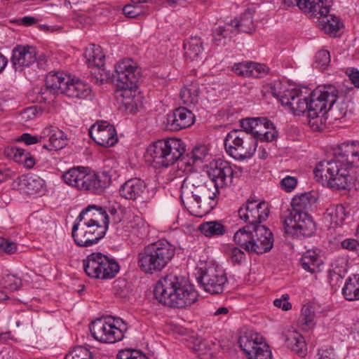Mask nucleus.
<instances>
[{
  "label": "nucleus",
  "instance_id": "1",
  "mask_svg": "<svg viewBox=\"0 0 359 359\" xmlns=\"http://www.w3.org/2000/svg\"><path fill=\"white\" fill-rule=\"evenodd\" d=\"M270 88L272 95L294 115L307 112L310 119L320 118L321 123L327 118L325 116L335 104L339 95V90L333 85L318 86L309 97L304 96L299 89L289 87L280 81L274 82Z\"/></svg>",
  "mask_w": 359,
  "mask_h": 359
},
{
  "label": "nucleus",
  "instance_id": "2",
  "mask_svg": "<svg viewBox=\"0 0 359 359\" xmlns=\"http://www.w3.org/2000/svg\"><path fill=\"white\" fill-rule=\"evenodd\" d=\"M350 165L359 167V144L345 142L335 151L333 158L317 163L314 177L333 189H349L353 184L348 170Z\"/></svg>",
  "mask_w": 359,
  "mask_h": 359
},
{
  "label": "nucleus",
  "instance_id": "3",
  "mask_svg": "<svg viewBox=\"0 0 359 359\" xmlns=\"http://www.w3.org/2000/svg\"><path fill=\"white\" fill-rule=\"evenodd\" d=\"M154 294L161 304L177 309L190 306L198 298L193 285L184 277L173 273L168 274L158 281Z\"/></svg>",
  "mask_w": 359,
  "mask_h": 359
},
{
  "label": "nucleus",
  "instance_id": "4",
  "mask_svg": "<svg viewBox=\"0 0 359 359\" xmlns=\"http://www.w3.org/2000/svg\"><path fill=\"white\" fill-rule=\"evenodd\" d=\"M113 176L112 170L107 168L96 173L86 167H74L66 171L62 179L67 184L79 190L100 194L110 185Z\"/></svg>",
  "mask_w": 359,
  "mask_h": 359
},
{
  "label": "nucleus",
  "instance_id": "5",
  "mask_svg": "<svg viewBox=\"0 0 359 359\" xmlns=\"http://www.w3.org/2000/svg\"><path fill=\"white\" fill-rule=\"evenodd\" d=\"M175 247L166 240L149 243L139 252L138 266L145 273L154 274L161 271L172 259Z\"/></svg>",
  "mask_w": 359,
  "mask_h": 359
},
{
  "label": "nucleus",
  "instance_id": "6",
  "mask_svg": "<svg viewBox=\"0 0 359 359\" xmlns=\"http://www.w3.org/2000/svg\"><path fill=\"white\" fill-rule=\"evenodd\" d=\"M142 76L140 68L130 58L120 60L115 66L113 77L116 81V86L120 89L123 97L122 102L131 111L137 108L135 100V91Z\"/></svg>",
  "mask_w": 359,
  "mask_h": 359
},
{
  "label": "nucleus",
  "instance_id": "7",
  "mask_svg": "<svg viewBox=\"0 0 359 359\" xmlns=\"http://www.w3.org/2000/svg\"><path fill=\"white\" fill-rule=\"evenodd\" d=\"M184 143L178 138L160 140L151 144L147 150L156 167L167 168L180 160L185 152Z\"/></svg>",
  "mask_w": 359,
  "mask_h": 359
},
{
  "label": "nucleus",
  "instance_id": "8",
  "mask_svg": "<svg viewBox=\"0 0 359 359\" xmlns=\"http://www.w3.org/2000/svg\"><path fill=\"white\" fill-rule=\"evenodd\" d=\"M219 194V190L214 183L209 182L206 186L193 191L190 198H181V201L191 215L201 217L216 205L215 198Z\"/></svg>",
  "mask_w": 359,
  "mask_h": 359
},
{
  "label": "nucleus",
  "instance_id": "9",
  "mask_svg": "<svg viewBox=\"0 0 359 359\" xmlns=\"http://www.w3.org/2000/svg\"><path fill=\"white\" fill-rule=\"evenodd\" d=\"M196 279L201 287L212 294L223 293L228 283L225 271L212 262H206L198 268Z\"/></svg>",
  "mask_w": 359,
  "mask_h": 359
},
{
  "label": "nucleus",
  "instance_id": "10",
  "mask_svg": "<svg viewBox=\"0 0 359 359\" xmlns=\"http://www.w3.org/2000/svg\"><path fill=\"white\" fill-rule=\"evenodd\" d=\"M86 275L95 279L107 280L116 276L120 267L118 262L101 252H93L83 260Z\"/></svg>",
  "mask_w": 359,
  "mask_h": 359
},
{
  "label": "nucleus",
  "instance_id": "11",
  "mask_svg": "<svg viewBox=\"0 0 359 359\" xmlns=\"http://www.w3.org/2000/svg\"><path fill=\"white\" fill-rule=\"evenodd\" d=\"M126 329V324L122 320L111 317L97 318L90 326V333L95 339L109 344L121 341Z\"/></svg>",
  "mask_w": 359,
  "mask_h": 359
},
{
  "label": "nucleus",
  "instance_id": "12",
  "mask_svg": "<svg viewBox=\"0 0 359 359\" xmlns=\"http://www.w3.org/2000/svg\"><path fill=\"white\" fill-rule=\"evenodd\" d=\"M227 154L236 160L250 158L257 147V140L250 135L238 130L229 133L224 140Z\"/></svg>",
  "mask_w": 359,
  "mask_h": 359
},
{
  "label": "nucleus",
  "instance_id": "13",
  "mask_svg": "<svg viewBox=\"0 0 359 359\" xmlns=\"http://www.w3.org/2000/svg\"><path fill=\"white\" fill-rule=\"evenodd\" d=\"M283 226L287 234L296 238L309 237L316 231V224L307 212H290Z\"/></svg>",
  "mask_w": 359,
  "mask_h": 359
},
{
  "label": "nucleus",
  "instance_id": "14",
  "mask_svg": "<svg viewBox=\"0 0 359 359\" xmlns=\"http://www.w3.org/2000/svg\"><path fill=\"white\" fill-rule=\"evenodd\" d=\"M239 346L248 359H271L269 345L258 333L246 332L238 339Z\"/></svg>",
  "mask_w": 359,
  "mask_h": 359
},
{
  "label": "nucleus",
  "instance_id": "15",
  "mask_svg": "<svg viewBox=\"0 0 359 359\" xmlns=\"http://www.w3.org/2000/svg\"><path fill=\"white\" fill-rule=\"evenodd\" d=\"M241 220L248 223V225L258 226L266 220L269 214L268 205L264 201L257 203V201L248 199L238 210Z\"/></svg>",
  "mask_w": 359,
  "mask_h": 359
},
{
  "label": "nucleus",
  "instance_id": "16",
  "mask_svg": "<svg viewBox=\"0 0 359 359\" xmlns=\"http://www.w3.org/2000/svg\"><path fill=\"white\" fill-rule=\"evenodd\" d=\"M208 173L210 182H213L219 190L231 185L235 175L231 164L222 159L211 163Z\"/></svg>",
  "mask_w": 359,
  "mask_h": 359
},
{
  "label": "nucleus",
  "instance_id": "17",
  "mask_svg": "<svg viewBox=\"0 0 359 359\" xmlns=\"http://www.w3.org/2000/svg\"><path fill=\"white\" fill-rule=\"evenodd\" d=\"M89 135L96 144L104 147L114 146L118 140L114 127L107 121L93 124L89 129Z\"/></svg>",
  "mask_w": 359,
  "mask_h": 359
},
{
  "label": "nucleus",
  "instance_id": "18",
  "mask_svg": "<svg viewBox=\"0 0 359 359\" xmlns=\"http://www.w3.org/2000/svg\"><path fill=\"white\" fill-rule=\"evenodd\" d=\"M253 243L250 246L251 252L263 254L271 250L273 246L272 232L264 225L253 227Z\"/></svg>",
  "mask_w": 359,
  "mask_h": 359
},
{
  "label": "nucleus",
  "instance_id": "19",
  "mask_svg": "<svg viewBox=\"0 0 359 359\" xmlns=\"http://www.w3.org/2000/svg\"><path fill=\"white\" fill-rule=\"evenodd\" d=\"M194 121V114L183 107L175 109L172 113L167 115V126L172 131L188 128L193 125Z\"/></svg>",
  "mask_w": 359,
  "mask_h": 359
},
{
  "label": "nucleus",
  "instance_id": "20",
  "mask_svg": "<svg viewBox=\"0 0 359 359\" xmlns=\"http://www.w3.org/2000/svg\"><path fill=\"white\" fill-rule=\"evenodd\" d=\"M41 137L43 138L42 148L48 151L60 150L67 144V137L63 131L52 126L41 131Z\"/></svg>",
  "mask_w": 359,
  "mask_h": 359
},
{
  "label": "nucleus",
  "instance_id": "21",
  "mask_svg": "<svg viewBox=\"0 0 359 359\" xmlns=\"http://www.w3.org/2000/svg\"><path fill=\"white\" fill-rule=\"evenodd\" d=\"M76 220L96 225L104 224L109 228V219L106 210L96 205H89L83 208Z\"/></svg>",
  "mask_w": 359,
  "mask_h": 359
},
{
  "label": "nucleus",
  "instance_id": "22",
  "mask_svg": "<svg viewBox=\"0 0 359 359\" xmlns=\"http://www.w3.org/2000/svg\"><path fill=\"white\" fill-rule=\"evenodd\" d=\"M36 60V50L33 46H18L13 50L12 64L15 70L21 71Z\"/></svg>",
  "mask_w": 359,
  "mask_h": 359
},
{
  "label": "nucleus",
  "instance_id": "23",
  "mask_svg": "<svg viewBox=\"0 0 359 359\" xmlns=\"http://www.w3.org/2000/svg\"><path fill=\"white\" fill-rule=\"evenodd\" d=\"M147 192V184L140 178H131L119 188L120 196L127 200H142Z\"/></svg>",
  "mask_w": 359,
  "mask_h": 359
},
{
  "label": "nucleus",
  "instance_id": "24",
  "mask_svg": "<svg viewBox=\"0 0 359 359\" xmlns=\"http://www.w3.org/2000/svg\"><path fill=\"white\" fill-rule=\"evenodd\" d=\"M75 243L82 248H88L99 242L104 236V229L100 227L97 231L79 230V224H74L72 231Z\"/></svg>",
  "mask_w": 359,
  "mask_h": 359
},
{
  "label": "nucleus",
  "instance_id": "25",
  "mask_svg": "<svg viewBox=\"0 0 359 359\" xmlns=\"http://www.w3.org/2000/svg\"><path fill=\"white\" fill-rule=\"evenodd\" d=\"M282 337L286 346L301 357H304L307 353V346L303 336L293 328H290L283 332Z\"/></svg>",
  "mask_w": 359,
  "mask_h": 359
},
{
  "label": "nucleus",
  "instance_id": "26",
  "mask_svg": "<svg viewBox=\"0 0 359 359\" xmlns=\"http://www.w3.org/2000/svg\"><path fill=\"white\" fill-rule=\"evenodd\" d=\"M299 9L311 17L320 18L330 11L332 0H304Z\"/></svg>",
  "mask_w": 359,
  "mask_h": 359
},
{
  "label": "nucleus",
  "instance_id": "27",
  "mask_svg": "<svg viewBox=\"0 0 359 359\" xmlns=\"http://www.w3.org/2000/svg\"><path fill=\"white\" fill-rule=\"evenodd\" d=\"M208 184L205 182V177L198 172H194L187 176L182 181L180 187V198H190L191 194L199 187Z\"/></svg>",
  "mask_w": 359,
  "mask_h": 359
},
{
  "label": "nucleus",
  "instance_id": "28",
  "mask_svg": "<svg viewBox=\"0 0 359 359\" xmlns=\"http://www.w3.org/2000/svg\"><path fill=\"white\" fill-rule=\"evenodd\" d=\"M70 81V76L62 72H50L46 79V90L53 94H64L68 83Z\"/></svg>",
  "mask_w": 359,
  "mask_h": 359
},
{
  "label": "nucleus",
  "instance_id": "29",
  "mask_svg": "<svg viewBox=\"0 0 359 359\" xmlns=\"http://www.w3.org/2000/svg\"><path fill=\"white\" fill-rule=\"evenodd\" d=\"M260 121L255 129L254 135H252L257 141L272 142L278 135L273 123L265 117H260Z\"/></svg>",
  "mask_w": 359,
  "mask_h": 359
},
{
  "label": "nucleus",
  "instance_id": "30",
  "mask_svg": "<svg viewBox=\"0 0 359 359\" xmlns=\"http://www.w3.org/2000/svg\"><path fill=\"white\" fill-rule=\"evenodd\" d=\"M64 95L73 98L87 99L91 97V88L88 83L70 78Z\"/></svg>",
  "mask_w": 359,
  "mask_h": 359
},
{
  "label": "nucleus",
  "instance_id": "31",
  "mask_svg": "<svg viewBox=\"0 0 359 359\" xmlns=\"http://www.w3.org/2000/svg\"><path fill=\"white\" fill-rule=\"evenodd\" d=\"M348 216L349 213L346 212L344 206L337 205L327 208L323 214V219L330 224L329 226H341Z\"/></svg>",
  "mask_w": 359,
  "mask_h": 359
},
{
  "label": "nucleus",
  "instance_id": "32",
  "mask_svg": "<svg viewBox=\"0 0 359 359\" xmlns=\"http://www.w3.org/2000/svg\"><path fill=\"white\" fill-rule=\"evenodd\" d=\"M85 62L89 67H97L99 69L103 67L104 55L102 53L100 46L95 44L90 45L85 49L83 53Z\"/></svg>",
  "mask_w": 359,
  "mask_h": 359
},
{
  "label": "nucleus",
  "instance_id": "33",
  "mask_svg": "<svg viewBox=\"0 0 359 359\" xmlns=\"http://www.w3.org/2000/svg\"><path fill=\"white\" fill-rule=\"evenodd\" d=\"M316 201V197L311 192H305L300 195L295 196L291 202V209L288 212H306Z\"/></svg>",
  "mask_w": 359,
  "mask_h": 359
},
{
  "label": "nucleus",
  "instance_id": "34",
  "mask_svg": "<svg viewBox=\"0 0 359 359\" xmlns=\"http://www.w3.org/2000/svg\"><path fill=\"white\" fill-rule=\"evenodd\" d=\"M229 25L236 28L235 34H236L238 32L248 34L252 33L255 30L252 11L250 9L246 10L239 20H231Z\"/></svg>",
  "mask_w": 359,
  "mask_h": 359
},
{
  "label": "nucleus",
  "instance_id": "35",
  "mask_svg": "<svg viewBox=\"0 0 359 359\" xmlns=\"http://www.w3.org/2000/svg\"><path fill=\"white\" fill-rule=\"evenodd\" d=\"M301 264L304 270L315 273L320 271L323 261L315 251L307 250L302 257Z\"/></svg>",
  "mask_w": 359,
  "mask_h": 359
},
{
  "label": "nucleus",
  "instance_id": "36",
  "mask_svg": "<svg viewBox=\"0 0 359 359\" xmlns=\"http://www.w3.org/2000/svg\"><path fill=\"white\" fill-rule=\"evenodd\" d=\"M255 226L246 225L238 229L233 236L234 241L241 246H243L248 252H251L250 245H252L253 243V227Z\"/></svg>",
  "mask_w": 359,
  "mask_h": 359
},
{
  "label": "nucleus",
  "instance_id": "37",
  "mask_svg": "<svg viewBox=\"0 0 359 359\" xmlns=\"http://www.w3.org/2000/svg\"><path fill=\"white\" fill-rule=\"evenodd\" d=\"M342 294L348 301L359 299V275L354 274L350 276L342 288Z\"/></svg>",
  "mask_w": 359,
  "mask_h": 359
},
{
  "label": "nucleus",
  "instance_id": "38",
  "mask_svg": "<svg viewBox=\"0 0 359 359\" xmlns=\"http://www.w3.org/2000/svg\"><path fill=\"white\" fill-rule=\"evenodd\" d=\"M198 229L207 237L219 236L226 233V226L218 221L203 222Z\"/></svg>",
  "mask_w": 359,
  "mask_h": 359
},
{
  "label": "nucleus",
  "instance_id": "39",
  "mask_svg": "<svg viewBox=\"0 0 359 359\" xmlns=\"http://www.w3.org/2000/svg\"><path fill=\"white\" fill-rule=\"evenodd\" d=\"M20 185L27 194H34L43 189L44 181L38 176L24 177L20 179Z\"/></svg>",
  "mask_w": 359,
  "mask_h": 359
},
{
  "label": "nucleus",
  "instance_id": "40",
  "mask_svg": "<svg viewBox=\"0 0 359 359\" xmlns=\"http://www.w3.org/2000/svg\"><path fill=\"white\" fill-rule=\"evenodd\" d=\"M199 88L196 83L185 86L180 92V97L184 104L190 106L198 102Z\"/></svg>",
  "mask_w": 359,
  "mask_h": 359
},
{
  "label": "nucleus",
  "instance_id": "41",
  "mask_svg": "<svg viewBox=\"0 0 359 359\" xmlns=\"http://www.w3.org/2000/svg\"><path fill=\"white\" fill-rule=\"evenodd\" d=\"M319 20L318 27L326 34H335L339 29V21L338 18L334 15L325 14Z\"/></svg>",
  "mask_w": 359,
  "mask_h": 359
},
{
  "label": "nucleus",
  "instance_id": "42",
  "mask_svg": "<svg viewBox=\"0 0 359 359\" xmlns=\"http://www.w3.org/2000/svg\"><path fill=\"white\" fill-rule=\"evenodd\" d=\"M185 56L191 60H194L202 53L203 42L201 38L191 37L187 43L184 44Z\"/></svg>",
  "mask_w": 359,
  "mask_h": 359
},
{
  "label": "nucleus",
  "instance_id": "43",
  "mask_svg": "<svg viewBox=\"0 0 359 359\" xmlns=\"http://www.w3.org/2000/svg\"><path fill=\"white\" fill-rule=\"evenodd\" d=\"M207 154V149L205 146L195 147L191 153L187 154L186 156H182L181 161H184L189 165H194L198 161H202Z\"/></svg>",
  "mask_w": 359,
  "mask_h": 359
},
{
  "label": "nucleus",
  "instance_id": "44",
  "mask_svg": "<svg viewBox=\"0 0 359 359\" xmlns=\"http://www.w3.org/2000/svg\"><path fill=\"white\" fill-rule=\"evenodd\" d=\"M348 112V104L344 101L337 103L335 106L333 104L330 109H328L329 115L334 120L343 118Z\"/></svg>",
  "mask_w": 359,
  "mask_h": 359
},
{
  "label": "nucleus",
  "instance_id": "45",
  "mask_svg": "<svg viewBox=\"0 0 359 359\" xmlns=\"http://www.w3.org/2000/svg\"><path fill=\"white\" fill-rule=\"evenodd\" d=\"M226 254L233 264H241L245 260L244 252L237 247H228L226 249Z\"/></svg>",
  "mask_w": 359,
  "mask_h": 359
},
{
  "label": "nucleus",
  "instance_id": "46",
  "mask_svg": "<svg viewBox=\"0 0 359 359\" xmlns=\"http://www.w3.org/2000/svg\"><path fill=\"white\" fill-rule=\"evenodd\" d=\"M65 359H92V355L87 348L79 346L71 350Z\"/></svg>",
  "mask_w": 359,
  "mask_h": 359
},
{
  "label": "nucleus",
  "instance_id": "47",
  "mask_svg": "<svg viewBox=\"0 0 359 359\" xmlns=\"http://www.w3.org/2000/svg\"><path fill=\"white\" fill-rule=\"evenodd\" d=\"M315 313L312 307L304 305L302 309L300 322L308 328L313 327L314 325Z\"/></svg>",
  "mask_w": 359,
  "mask_h": 359
},
{
  "label": "nucleus",
  "instance_id": "48",
  "mask_svg": "<svg viewBox=\"0 0 359 359\" xmlns=\"http://www.w3.org/2000/svg\"><path fill=\"white\" fill-rule=\"evenodd\" d=\"M1 285L8 290L15 291L22 286V280L14 275L6 274L2 278Z\"/></svg>",
  "mask_w": 359,
  "mask_h": 359
},
{
  "label": "nucleus",
  "instance_id": "49",
  "mask_svg": "<svg viewBox=\"0 0 359 359\" xmlns=\"http://www.w3.org/2000/svg\"><path fill=\"white\" fill-rule=\"evenodd\" d=\"M330 52L327 50H320L315 55L314 65L316 68L324 69L330 63Z\"/></svg>",
  "mask_w": 359,
  "mask_h": 359
},
{
  "label": "nucleus",
  "instance_id": "50",
  "mask_svg": "<svg viewBox=\"0 0 359 359\" xmlns=\"http://www.w3.org/2000/svg\"><path fill=\"white\" fill-rule=\"evenodd\" d=\"M232 32L224 27H218L213 32V41L217 46L224 45L225 39L231 37Z\"/></svg>",
  "mask_w": 359,
  "mask_h": 359
},
{
  "label": "nucleus",
  "instance_id": "51",
  "mask_svg": "<svg viewBox=\"0 0 359 359\" xmlns=\"http://www.w3.org/2000/svg\"><path fill=\"white\" fill-rule=\"evenodd\" d=\"M260 117L258 118H246L241 119V127L242 131L248 133V135H253L257 128L258 123L260 121Z\"/></svg>",
  "mask_w": 359,
  "mask_h": 359
},
{
  "label": "nucleus",
  "instance_id": "52",
  "mask_svg": "<svg viewBox=\"0 0 359 359\" xmlns=\"http://www.w3.org/2000/svg\"><path fill=\"white\" fill-rule=\"evenodd\" d=\"M117 359H147V358L138 350L126 348L118 351Z\"/></svg>",
  "mask_w": 359,
  "mask_h": 359
},
{
  "label": "nucleus",
  "instance_id": "53",
  "mask_svg": "<svg viewBox=\"0 0 359 359\" xmlns=\"http://www.w3.org/2000/svg\"><path fill=\"white\" fill-rule=\"evenodd\" d=\"M268 70L265 65L250 62V76L261 78L266 74Z\"/></svg>",
  "mask_w": 359,
  "mask_h": 359
},
{
  "label": "nucleus",
  "instance_id": "54",
  "mask_svg": "<svg viewBox=\"0 0 359 359\" xmlns=\"http://www.w3.org/2000/svg\"><path fill=\"white\" fill-rule=\"evenodd\" d=\"M232 69L238 76L250 77V62L235 64Z\"/></svg>",
  "mask_w": 359,
  "mask_h": 359
},
{
  "label": "nucleus",
  "instance_id": "55",
  "mask_svg": "<svg viewBox=\"0 0 359 359\" xmlns=\"http://www.w3.org/2000/svg\"><path fill=\"white\" fill-rule=\"evenodd\" d=\"M280 184L283 190L290 192L296 187L297 180L294 177L287 176L280 181Z\"/></svg>",
  "mask_w": 359,
  "mask_h": 359
},
{
  "label": "nucleus",
  "instance_id": "56",
  "mask_svg": "<svg viewBox=\"0 0 359 359\" xmlns=\"http://www.w3.org/2000/svg\"><path fill=\"white\" fill-rule=\"evenodd\" d=\"M74 224H79V230L82 231H89L90 229V231H97V229L102 227L104 229V235L108 229V227H106V225L104 224L96 225L95 224L86 223V222H77L76 220Z\"/></svg>",
  "mask_w": 359,
  "mask_h": 359
},
{
  "label": "nucleus",
  "instance_id": "57",
  "mask_svg": "<svg viewBox=\"0 0 359 359\" xmlns=\"http://www.w3.org/2000/svg\"><path fill=\"white\" fill-rule=\"evenodd\" d=\"M124 15L130 18H135L141 14L140 5H126L123 8Z\"/></svg>",
  "mask_w": 359,
  "mask_h": 359
},
{
  "label": "nucleus",
  "instance_id": "58",
  "mask_svg": "<svg viewBox=\"0 0 359 359\" xmlns=\"http://www.w3.org/2000/svg\"><path fill=\"white\" fill-rule=\"evenodd\" d=\"M0 248L8 254H12L16 251L15 243L4 237H0Z\"/></svg>",
  "mask_w": 359,
  "mask_h": 359
},
{
  "label": "nucleus",
  "instance_id": "59",
  "mask_svg": "<svg viewBox=\"0 0 359 359\" xmlns=\"http://www.w3.org/2000/svg\"><path fill=\"white\" fill-rule=\"evenodd\" d=\"M288 300L289 295L287 294H284L281 296L280 298L276 299L273 301V304L275 306L280 308L283 311H288L292 308V304L289 302Z\"/></svg>",
  "mask_w": 359,
  "mask_h": 359
},
{
  "label": "nucleus",
  "instance_id": "60",
  "mask_svg": "<svg viewBox=\"0 0 359 359\" xmlns=\"http://www.w3.org/2000/svg\"><path fill=\"white\" fill-rule=\"evenodd\" d=\"M20 140L24 142L27 145L34 144L36 143H43V138L39 135H32L29 133H23L20 136Z\"/></svg>",
  "mask_w": 359,
  "mask_h": 359
},
{
  "label": "nucleus",
  "instance_id": "61",
  "mask_svg": "<svg viewBox=\"0 0 359 359\" xmlns=\"http://www.w3.org/2000/svg\"><path fill=\"white\" fill-rule=\"evenodd\" d=\"M343 248L358 251L359 250V243L355 239H346L341 242Z\"/></svg>",
  "mask_w": 359,
  "mask_h": 359
},
{
  "label": "nucleus",
  "instance_id": "62",
  "mask_svg": "<svg viewBox=\"0 0 359 359\" xmlns=\"http://www.w3.org/2000/svg\"><path fill=\"white\" fill-rule=\"evenodd\" d=\"M319 359H334V350L331 348H322L318 350Z\"/></svg>",
  "mask_w": 359,
  "mask_h": 359
},
{
  "label": "nucleus",
  "instance_id": "63",
  "mask_svg": "<svg viewBox=\"0 0 359 359\" xmlns=\"http://www.w3.org/2000/svg\"><path fill=\"white\" fill-rule=\"evenodd\" d=\"M13 158L18 163H22V161L28 152L21 148H15L13 149Z\"/></svg>",
  "mask_w": 359,
  "mask_h": 359
},
{
  "label": "nucleus",
  "instance_id": "64",
  "mask_svg": "<svg viewBox=\"0 0 359 359\" xmlns=\"http://www.w3.org/2000/svg\"><path fill=\"white\" fill-rule=\"evenodd\" d=\"M348 76L352 83L355 87L359 88V71H358L357 69H352L351 70H350Z\"/></svg>",
  "mask_w": 359,
  "mask_h": 359
}]
</instances>
